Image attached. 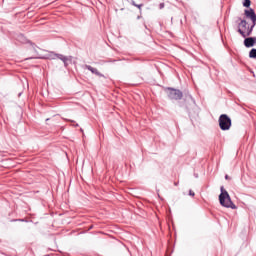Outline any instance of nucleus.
<instances>
[{"instance_id":"f257e3e1","label":"nucleus","mask_w":256,"mask_h":256,"mask_svg":"<svg viewBox=\"0 0 256 256\" xmlns=\"http://www.w3.org/2000/svg\"><path fill=\"white\" fill-rule=\"evenodd\" d=\"M220 191V205H222V207H227L228 209H237V206L233 203V201H231V196H229V192H227V190H225L223 186H221Z\"/></svg>"},{"instance_id":"f03ea898","label":"nucleus","mask_w":256,"mask_h":256,"mask_svg":"<svg viewBox=\"0 0 256 256\" xmlns=\"http://www.w3.org/2000/svg\"><path fill=\"white\" fill-rule=\"evenodd\" d=\"M219 127L222 131H229L231 129V118L226 114H222L219 117Z\"/></svg>"},{"instance_id":"7ed1b4c3","label":"nucleus","mask_w":256,"mask_h":256,"mask_svg":"<svg viewBox=\"0 0 256 256\" xmlns=\"http://www.w3.org/2000/svg\"><path fill=\"white\" fill-rule=\"evenodd\" d=\"M238 27V33L242 35L244 38L249 37V35H251V33L253 32V26L250 29H248L247 33L243 31V29H247V21L245 20H241L240 23L238 24Z\"/></svg>"},{"instance_id":"20e7f679","label":"nucleus","mask_w":256,"mask_h":256,"mask_svg":"<svg viewBox=\"0 0 256 256\" xmlns=\"http://www.w3.org/2000/svg\"><path fill=\"white\" fill-rule=\"evenodd\" d=\"M168 97L174 101H179V99L183 98V92L177 89L168 88Z\"/></svg>"},{"instance_id":"39448f33","label":"nucleus","mask_w":256,"mask_h":256,"mask_svg":"<svg viewBox=\"0 0 256 256\" xmlns=\"http://www.w3.org/2000/svg\"><path fill=\"white\" fill-rule=\"evenodd\" d=\"M245 15H246V17H248V19H251V21L253 22L252 27H254L256 25V14H255V11L253 9L245 10Z\"/></svg>"},{"instance_id":"423d86ee","label":"nucleus","mask_w":256,"mask_h":256,"mask_svg":"<svg viewBox=\"0 0 256 256\" xmlns=\"http://www.w3.org/2000/svg\"><path fill=\"white\" fill-rule=\"evenodd\" d=\"M244 45L245 47L249 48V47H255L256 45V37H248L245 38L244 40Z\"/></svg>"},{"instance_id":"0eeeda50","label":"nucleus","mask_w":256,"mask_h":256,"mask_svg":"<svg viewBox=\"0 0 256 256\" xmlns=\"http://www.w3.org/2000/svg\"><path fill=\"white\" fill-rule=\"evenodd\" d=\"M184 101H186L188 103V105L195 103V101L193 100V97L191 95L185 96Z\"/></svg>"},{"instance_id":"6e6552de","label":"nucleus","mask_w":256,"mask_h":256,"mask_svg":"<svg viewBox=\"0 0 256 256\" xmlns=\"http://www.w3.org/2000/svg\"><path fill=\"white\" fill-rule=\"evenodd\" d=\"M58 59H61L63 61L65 67H67V62L69 61V58L63 56V55H57Z\"/></svg>"},{"instance_id":"1a4fd4ad","label":"nucleus","mask_w":256,"mask_h":256,"mask_svg":"<svg viewBox=\"0 0 256 256\" xmlns=\"http://www.w3.org/2000/svg\"><path fill=\"white\" fill-rule=\"evenodd\" d=\"M249 57H250V59H256V49L255 48L250 50Z\"/></svg>"},{"instance_id":"9d476101","label":"nucleus","mask_w":256,"mask_h":256,"mask_svg":"<svg viewBox=\"0 0 256 256\" xmlns=\"http://www.w3.org/2000/svg\"><path fill=\"white\" fill-rule=\"evenodd\" d=\"M244 7H251V0H244Z\"/></svg>"},{"instance_id":"9b49d317","label":"nucleus","mask_w":256,"mask_h":256,"mask_svg":"<svg viewBox=\"0 0 256 256\" xmlns=\"http://www.w3.org/2000/svg\"><path fill=\"white\" fill-rule=\"evenodd\" d=\"M132 5H134V7H137L138 9H141V7H143V4H136L135 1H132Z\"/></svg>"},{"instance_id":"f8f14e48","label":"nucleus","mask_w":256,"mask_h":256,"mask_svg":"<svg viewBox=\"0 0 256 256\" xmlns=\"http://www.w3.org/2000/svg\"><path fill=\"white\" fill-rule=\"evenodd\" d=\"M88 69H89V71H91L92 73H97V69H95V68L89 67Z\"/></svg>"},{"instance_id":"ddd939ff","label":"nucleus","mask_w":256,"mask_h":256,"mask_svg":"<svg viewBox=\"0 0 256 256\" xmlns=\"http://www.w3.org/2000/svg\"><path fill=\"white\" fill-rule=\"evenodd\" d=\"M189 195H190V197H195V192H193V190H190Z\"/></svg>"},{"instance_id":"4468645a","label":"nucleus","mask_w":256,"mask_h":256,"mask_svg":"<svg viewBox=\"0 0 256 256\" xmlns=\"http://www.w3.org/2000/svg\"><path fill=\"white\" fill-rule=\"evenodd\" d=\"M225 179H226V180H229V179H231V177H229V175H226V176H225Z\"/></svg>"},{"instance_id":"2eb2a0df","label":"nucleus","mask_w":256,"mask_h":256,"mask_svg":"<svg viewBox=\"0 0 256 256\" xmlns=\"http://www.w3.org/2000/svg\"><path fill=\"white\" fill-rule=\"evenodd\" d=\"M185 107H189V105L185 104Z\"/></svg>"}]
</instances>
